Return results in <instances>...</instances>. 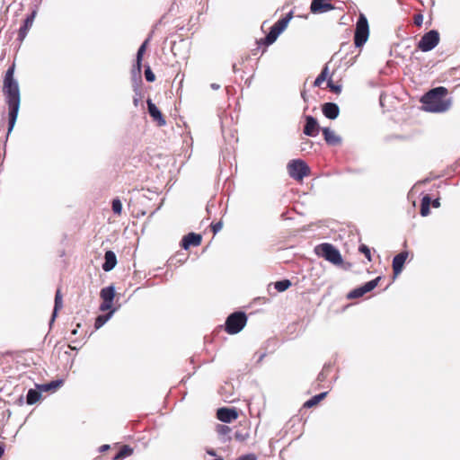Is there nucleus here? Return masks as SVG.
Listing matches in <instances>:
<instances>
[{
    "instance_id": "obj_1",
    "label": "nucleus",
    "mask_w": 460,
    "mask_h": 460,
    "mask_svg": "<svg viewBox=\"0 0 460 460\" xmlns=\"http://www.w3.org/2000/svg\"><path fill=\"white\" fill-rule=\"evenodd\" d=\"M14 70L13 63L7 68L3 82V93L8 106V134L15 125L21 104L20 88L18 81L14 78Z\"/></svg>"
},
{
    "instance_id": "obj_2",
    "label": "nucleus",
    "mask_w": 460,
    "mask_h": 460,
    "mask_svg": "<svg viewBox=\"0 0 460 460\" xmlns=\"http://www.w3.org/2000/svg\"><path fill=\"white\" fill-rule=\"evenodd\" d=\"M447 89L444 86L435 87L426 93L421 102L423 109L429 112H445L451 107V99H447Z\"/></svg>"
},
{
    "instance_id": "obj_3",
    "label": "nucleus",
    "mask_w": 460,
    "mask_h": 460,
    "mask_svg": "<svg viewBox=\"0 0 460 460\" xmlns=\"http://www.w3.org/2000/svg\"><path fill=\"white\" fill-rule=\"evenodd\" d=\"M314 252L319 257H323L333 264L337 265L342 262V257L340 251L332 243H323L316 245Z\"/></svg>"
},
{
    "instance_id": "obj_4",
    "label": "nucleus",
    "mask_w": 460,
    "mask_h": 460,
    "mask_svg": "<svg viewBox=\"0 0 460 460\" xmlns=\"http://www.w3.org/2000/svg\"><path fill=\"white\" fill-rule=\"evenodd\" d=\"M247 316L245 313L238 311L231 314L226 321V332L229 334L240 332L245 326Z\"/></svg>"
},
{
    "instance_id": "obj_5",
    "label": "nucleus",
    "mask_w": 460,
    "mask_h": 460,
    "mask_svg": "<svg viewBox=\"0 0 460 460\" xmlns=\"http://www.w3.org/2000/svg\"><path fill=\"white\" fill-rule=\"evenodd\" d=\"M369 36V26L366 16L360 13L354 33V44L357 48L362 47L367 40Z\"/></svg>"
},
{
    "instance_id": "obj_6",
    "label": "nucleus",
    "mask_w": 460,
    "mask_h": 460,
    "mask_svg": "<svg viewBox=\"0 0 460 460\" xmlns=\"http://www.w3.org/2000/svg\"><path fill=\"white\" fill-rule=\"evenodd\" d=\"M292 19V13H288L285 17L276 22L270 28L269 33L262 40L269 46L276 41L279 34L287 28L288 22Z\"/></svg>"
},
{
    "instance_id": "obj_7",
    "label": "nucleus",
    "mask_w": 460,
    "mask_h": 460,
    "mask_svg": "<svg viewBox=\"0 0 460 460\" xmlns=\"http://www.w3.org/2000/svg\"><path fill=\"white\" fill-rule=\"evenodd\" d=\"M288 172L291 178L294 180L300 181L304 177L307 176L310 172V168L306 164L305 162H304L301 159H294L291 160L288 164Z\"/></svg>"
},
{
    "instance_id": "obj_8",
    "label": "nucleus",
    "mask_w": 460,
    "mask_h": 460,
    "mask_svg": "<svg viewBox=\"0 0 460 460\" xmlns=\"http://www.w3.org/2000/svg\"><path fill=\"white\" fill-rule=\"evenodd\" d=\"M440 37L437 30H430L422 35L418 42V49L422 52H429L434 49L439 43Z\"/></svg>"
},
{
    "instance_id": "obj_9",
    "label": "nucleus",
    "mask_w": 460,
    "mask_h": 460,
    "mask_svg": "<svg viewBox=\"0 0 460 460\" xmlns=\"http://www.w3.org/2000/svg\"><path fill=\"white\" fill-rule=\"evenodd\" d=\"M305 124L303 129L304 134L308 137H316L320 131V126L317 119L311 115H305Z\"/></svg>"
},
{
    "instance_id": "obj_10",
    "label": "nucleus",
    "mask_w": 460,
    "mask_h": 460,
    "mask_svg": "<svg viewBox=\"0 0 460 460\" xmlns=\"http://www.w3.org/2000/svg\"><path fill=\"white\" fill-rule=\"evenodd\" d=\"M330 0H313L310 5V11L313 13H323L334 9Z\"/></svg>"
},
{
    "instance_id": "obj_11",
    "label": "nucleus",
    "mask_w": 460,
    "mask_h": 460,
    "mask_svg": "<svg viewBox=\"0 0 460 460\" xmlns=\"http://www.w3.org/2000/svg\"><path fill=\"white\" fill-rule=\"evenodd\" d=\"M238 413L234 408H219L217 411V418L222 422L229 423L237 419Z\"/></svg>"
},
{
    "instance_id": "obj_12",
    "label": "nucleus",
    "mask_w": 460,
    "mask_h": 460,
    "mask_svg": "<svg viewBox=\"0 0 460 460\" xmlns=\"http://www.w3.org/2000/svg\"><path fill=\"white\" fill-rule=\"evenodd\" d=\"M146 103L148 113L152 117V119L157 122L158 126H164L166 124V121L160 110L156 107V105L153 103V102L150 99L146 101Z\"/></svg>"
},
{
    "instance_id": "obj_13",
    "label": "nucleus",
    "mask_w": 460,
    "mask_h": 460,
    "mask_svg": "<svg viewBox=\"0 0 460 460\" xmlns=\"http://www.w3.org/2000/svg\"><path fill=\"white\" fill-rule=\"evenodd\" d=\"M36 14L37 11L33 10L31 13L26 17L23 22V25L19 29L18 40L22 41L26 38L29 30L33 24Z\"/></svg>"
},
{
    "instance_id": "obj_14",
    "label": "nucleus",
    "mask_w": 460,
    "mask_h": 460,
    "mask_svg": "<svg viewBox=\"0 0 460 460\" xmlns=\"http://www.w3.org/2000/svg\"><path fill=\"white\" fill-rule=\"evenodd\" d=\"M202 236L199 234L189 233L184 235L181 240V247L188 250L190 246H198L200 244Z\"/></svg>"
},
{
    "instance_id": "obj_15",
    "label": "nucleus",
    "mask_w": 460,
    "mask_h": 460,
    "mask_svg": "<svg viewBox=\"0 0 460 460\" xmlns=\"http://www.w3.org/2000/svg\"><path fill=\"white\" fill-rule=\"evenodd\" d=\"M408 252H401L397 255H395L393 259V270L394 276L400 274L403 269V265L407 260Z\"/></svg>"
},
{
    "instance_id": "obj_16",
    "label": "nucleus",
    "mask_w": 460,
    "mask_h": 460,
    "mask_svg": "<svg viewBox=\"0 0 460 460\" xmlns=\"http://www.w3.org/2000/svg\"><path fill=\"white\" fill-rule=\"evenodd\" d=\"M323 115L330 119H335L340 114V108L334 102H325L322 107Z\"/></svg>"
},
{
    "instance_id": "obj_17",
    "label": "nucleus",
    "mask_w": 460,
    "mask_h": 460,
    "mask_svg": "<svg viewBox=\"0 0 460 460\" xmlns=\"http://www.w3.org/2000/svg\"><path fill=\"white\" fill-rule=\"evenodd\" d=\"M325 142L330 146H339L341 144V137L329 128L322 129Z\"/></svg>"
},
{
    "instance_id": "obj_18",
    "label": "nucleus",
    "mask_w": 460,
    "mask_h": 460,
    "mask_svg": "<svg viewBox=\"0 0 460 460\" xmlns=\"http://www.w3.org/2000/svg\"><path fill=\"white\" fill-rule=\"evenodd\" d=\"M117 264V257L114 252L107 251L104 254V262L102 264V270L106 272L111 271L115 268Z\"/></svg>"
},
{
    "instance_id": "obj_19",
    "label": "nucleus",
    "mask_w": 460,
    "mask_h": 460,
    "mask_svg": "<svg viewBox=\"0 0 460 460\" xmlns=\"http://www.w3.org/2000/svg\"><path fill=\"white\" fill-rule=\"evenodd\" d=\"M63 385L62 379L52 380L49 383L37 385V388L41 392L56 391Z\"/></svg>"
},
{
    "instance_id": "obj_20",
    "label": "nucleus",
    "mask_w": 460,
    "mask_h": 460,
    "mask_svg": "<svg viewBox=\"0 0 460 460\" xmlns=\"http://www.w3.org/2000/svg\"><path fill=\"white\" fill-rule=\"evenodd\" d=\"M62 305H63L62 296H61L60 290L58 289L56 292V295H55L54 309H53L52 316H51V319L49 322V325H51L54 323V321L57 317L58 312L59 309L62 308Z\"/></svg>"
},
{
    "instance_id": "obj_21",
    "label": "nucleus",
    "mask_w": 460,
    "mask_h": 460,
    "mask_svg": "<svg viewBox=\"0 0 460 460\" xmlns=\"http://www.w3.org/2000/svg\"><path fill=\"white\" fill-rule=\"evenodd\" d=\"M100 295L102 300L112 303L115 296V288L113 286L103 288Z\"/></svg>"
},
{
    "instance_id": "obj_22",
    "label": "nucleus",
    "mask_w": 460,
    "mask_h": 460,
    "mask_svg": "<svg viewBox=\"0 0 460 460\" xmlns=\"http://www.w3.org/2000/svg\"><path fill=\"white\" fill-rule=\"evenodd\" d=\"M41 397L40 389H29L26 395V402L29 405L36 403Z\"/></svg>"
},
{
    "instance_id": "obj_23",
    "label": "nucleus",
    "mask_w": 460,
    "mask_h": 460,
    "mask_svg": "<svg viewBox=\"0 0 460 460\" xmlns=\"http://www.w3.org/2000/svg\"><path fill=\"white\" fill-rule=\"evenodd\" d=\"M430 203H431V199L429 195H425L422 199H421V202H420V215L422 217H427L429 215L430 213Z\"/></svg>"
},
{
    "instance_id": "obj_24",
    "label": "nucleus",
    "mask_w": 460,
    "mask_h": 460,
    "mask_svg": "<svg viewBox=\"0 0 460 460\" xmlns=\"http://www.w3.org/2000/svg\"><path fill=\"white\" fill-rule=\"evenodd\" d=\"M328 75H329V67H328V65L326 64L323 67L321 73L315 78V80L314 82V86H315V87L321 86V84L327 79Z\"/></svg>"
},
{
    "instance_id": "obj_25",
    "label": "nucleus",
    "mask_w": 460,
    "mask_h": 460,
    "mask_svg": "<svg viewBox=\"0 0 460 460\" xmlns=\"http://www.w3.org/2000/svg\"><path fill=\"white\" fill-rule=\"evenodd\" d=\"M327 395V392H323V393H321L319 394H316L314 396H313L311 399H309L308 401H306L305 403H304V407L305 408H311L314 405H316L318 402H320L323 398H325V396Z\"/></svg>"
},
{
    "instance_id": "obj_26",
    "label": "nucleus",
    "mask_w": 460,
    "mask_h": 460,
    "mask_svg": "<svg viewBox=\"0 0 460 460\" xmlns=\"http://www.w3.org/2000/svg\"><path fill=\"white\" fill-rule=\"evenodd\" d=\"M114 310L111 311L107 314H101L98 315L95 319L94 327L95 329H100L102 325L105 324V323L111 317Z\"/></svg>"
},
{
    "instance_id": "obj_27",
    "label": "nucleus",
    "mask_w": 460,
    "mask_h": 460,
    "mask_svg": "<svg viewBox=\"0 0 460 460\" xmlns=\"http://www.w3.org/2000/svg\"><path fill=\"white\" fill-rule=\"evenodd\" d=\"M217 431L218 435L221 437V439L226 442V440H230L231 438L228 434L231 432V429L226 425H218L217 427Z\"/></svg>"
},
{
    "instance_id": "obj_28",
    "label": "nucleus",
    "mask_w": 460,
    "mask_h": 460,
    "mask_svg": "<svg viewBox=\"0 0 460 460\" xmlns=\"http://www.w3.org/2000/svg\"><path fill=\"white\" fill-rule=\"evenodd\" d=\"M142 63H137L133 66L131 71V76L133 82H142L141 78Z\"/></svg>"
},
{
    "instance_id": "obj_29",
    "label": "nucleus",
    "mask_w": 460,
    "mask_h": 460,
    "mask_svg": "<svg viewBox=\"0 0 460 460\" xmlns=\"http://www.w3.org/2000/svg\"><path fill=\"white\" fill-rule=\"evenodd\" d=\"M133 454V449L129 446H123L115 456V459H124Z\"/></svg>"
},
{
    "instance_id": "obj_30",
    "label": "nucleus",
    "mask_w": 460,
    "mask_h": 460,
    "mask_svg": "<svg viewBox=\"0 0 460 460\" xmlns=\"http://www.w3.org/2000/svg\"><path fill=\"white\" fill-rule=\"evenodd\" d=\"M149 41V38H147L138 48L136 57L137 63H142L143 56L146 50V47Z\"/></svg>"
},
{
    "instance_id": "obj_31",
    "label": "nucleus",
    "mask_w": 460,
    "mask_h": 460,
    "mask_svg": "<svg viewBox=\"0 0 460 460\" xmlns=\"http://www.w3.org/2000/svg\"><path fill=\"white\" fill-rule=\"evenodd\" d=\"M380 280H381V277L379 276V277H376V279L365 283L361 287L363 288V289L365 290V292L367 294V292L372 291L378 285Z\"/></svg>"
},
{
    "instance_id": "obj_32",
    "label": "nucleus",
    "mask_w": 460,
    "mask_h": 460,
    "mask_svg": "<svg viewBox=\"0 0 460 460\" xmlns=\"http://www.w3.org/2000/svg\"><path fill=\"white\" fill-rule=\"evenodd\" d=\"M290 286L291 281L289 279H283L274 283V287L279 292L286 291Z\"/></svg>"
},
{
    "instance_id": "obj_33",
    "label": "nucleus",
    "mask_w": 460,
    "mask_h": 460,
    "mask_svg": "<svg viewBox=\"0 0 460 460\" xmlns=\"http://www.w3.org/2000/svg\"><path fill=\"white\" fill-rule=\"evenodd\" d=\"M366 294L362 287H358L348 294V298L354 299L363 296Z\"/></svg>"
},
{
    "instance_id": "obj_34",
    "label": "nucleus",
    "mask_w": 460,
    "mask_h": 460,
    "mask_svg": "<svg viewBox=\"0 0 460 460\" xmlns=\"http://www.w3.org/2000/svg\"><path fill=\"white\" fill-rule=\"evenodd\" d=\"M112 211L119 215L122 211V203L119 199H114L111 203Z\"/></svg>"
},
{
    "instance_id": "obj_35",
    "label": "nucleus",
    "mask_w": 460,
    "mask_h": 460,
    "mask_svg": "<svg viewBox=\"0 0 460 460\" xmlns=\"http://www.w3.org/2000/svg\"><path fill=\"white\" fill-rule=\"evenodd\" d=\"M328 88L334 93H340L341 92V85L333 84L332 78H329L327 81Z\"/></svg>"
},
{
    "instance_id": "obj_36",
    "label": "nucleus",
    "mask_w": 460,
    "mask_h": 460,
    "mask_svg": "<svg viewBox=\"0 0 460 460\" xmlns=\"http://www.w3.org/2000/svg\"><path fill=\"white\" fill-rule=\"evenodd\" d=\"M145 77H146V80L147 82H154L155 80V74L153 73L151 67L149 66H146V69H145Z\"/></svg>"
},
{
    "instance_id": "obj_37",
    "label": "nucleus",
    "mask_w": 460,
    "mask_h": 460,
    "mask_svg": "<svg viewBox=\"0 0 460 460\" xmlns=\"http://www.w3.org/2000/svg\"><path fill=\"white\" fill-rule=\"evenodd\" d=\"M331 368L330 365H324L323 370L319 373L317 376V380L319 382H323L327 376V371Z\"/></svg>"
},
{
    "instance_id": "obj_38",
    "label": "nucleus",
    "mask_w": 460,
    "mask_h": 460,
    "mask_svg": "<svg viewBox=\"0 0 460 460\" xmlns=\"http://www.w3.org/2000/svg\"><path fill=\"white\" fill-rule=\"evenodd\" d=\"M142 82H133V91L137 96L139 98L143 97L142 90H141Z\"/></svg>"
},
{
    "instance_id": "obj_39",
    "label": "nucleus",
    "mask_w": 460,
    "mask_h": 460,
    "mask_svg": "<svg viewBox=\"0 0 460 460\" xmlns=\"http://www.w3.org/2000/svg\"><path fill=\"white\" fill-rule=\"evenodd\" d=\"M359 252H362L369 261H371L370 249L367 245L361 244L359 246Z\"/></svg>"
},
{
    "instance_id": "obj_40",
    "label": "nucleus",
    "mask_w": 460,
    "mask_h": 460,
    "mask_svg": "<svg viewBox=\"0 0 460 460\" xmlns=\"http://www.w3.org/2000/svg\"><path fill=\"white\" fill-rule=\"evenodd\" d=\"M223 227V223L221 221L219 222H217L215 224H212L211 225V229H212V232L216 234L217 233H218Z\"/></svg>"
},
{
    "instance_id": "obj_41",
    "label": "nucleus",
    "mask_w": 460,
    "mask_h": 460,
    "mask_svg": "<svg viewBox=\"0 0 460 460\" xmlns=\"http://www.w3.org/2000/svg\"><path fill=\"white\" fill-rule=\"evenodd\" d=\"M413 22L416 26H419V27L421 26V24L423 22V15L421 13L415 14Z\"/></svg>"
},
{
    "instance_id": "obj_42",
    "label": "nucleus",
    "mask_w": 460,
    "mask_h": 460,
    "mask_svg": "<svg viewBox=\"0 0 460 460\" xmlns=\"http://www.w3.org/2000/svg\"><path fill=\"white\" fill-rule=\"evenodd\" d=\"M247 437H248L247 433L243 434V432H240V431H236L234 433V438L238 441H243L247 438Z\"/></svg>"
},
{
    "instance_id": "obj_43",
    "label": "nucleus",
    "mask_w": 460,
    "mask_h": 460,
    "mask_svg": "<svg viewBox=\"0 0 460 460\" xmlns=\"http://www.w3.org/2000/svg\"><path fill=\"white\" fill-rule=\"evenodd\" d=\"M236 460H257L254 454H248L238 457Z\"/></svg>"
},
{
    "instance_id": "obj_44",
    "label": "nucleus",
    "mask_w": 460,
    "mask_h": 460,
    "mask_svg": "<svg viewBox=\"0 0 460 460\" xmlns=\"http://www.w3.org/2000/svg\"><path fill=\"white\" fill-rule=\"evenodd\" d=\"M112 306V303H108L107 301L102 300V303L100 305V309L102 311H106L111 309Z\"/></svg>"
},
{
    "instance_id": "obj_45",
    "label": "nucleus",
    "mask_w": 460,
    "mask_h": 460,
    "mask_svg": "<svg viewBox=\"0 0 460 460\" xmlns=\"http://www.w3.org/2000/svg\"><path fill=\"white\" fill-rule=\"evenodd\" d=\"M433 208H439L440 207V201L439 199H435L431 203Z\"/></svg>"
},
{
    "instance_id": "obj_46",
    "label": "nucleus",
    "mask_w": 460,
    "mask_h": 460,
    "mask_svg": "<svg viewBox=\"0 0 460 460\" xmlns=\"http://www.w3.org/2000/svg\"><path fill=\"white\" fill-rule=\"evenodd\" d=\"M142 98H139V96H137L136 94L134 95V97H133V103H134L135 107L138 106V102H139V101Z\"/></svg>"
},
{
    "instance_id": "obj_47",
    "label": "nucleus",
    "mask_w": 460,
    "mask_h": 460,
    "mask_svg": "<svg viewBox=\"0 0 460 460\" xmlns=\"http://www.w3.org/2000/svg\"><path fill=\"white\" fill-rule=\"evenodd\" d=\"M206 452L209 456H217L216 451L213 448H208L206 450Z\"/></svg>"
},
{
    "instance_id": "obj_48",
    "label": "nucleus",
    "mask_w": 460,
    "mask_h": 460,
    "mask_svg": "<svg viewBox=\"0 0 460 460\" xmlns=\"http://www.w3.org/2000/svg\"><path fill=\"white\" fill-rule=\"evenodd\" d=\"M109 448H110V446H109V445H102V446H101V447H100L99 451H100V452H105V451H107Z\"/></svg>"
},
{
    "instance_id": "obj_49",
    "label": "nucleus",
    "mask_w": 460,
    "mask_h": 460,
    "mask_svg": "<svg viewBox=\"0 0 460 460\" xmlns=\"http://www.w3.org/2000/svg\"><path fill=\"white\" fill-rule=\"evenodd\" d=\"M210 86L213 90H218L220 88V85L216 83L211 84Z\"/></svg>"
},
{
    "instance_id": "obj_50",
    "label": "nucleus",
    "mask_w": 460,
    "mask_h": 460,
    "mask_svg": "<svg viewBox=\"0 0 460 460\" xmlns=\"http://www.w3.org/2000/svg\"><path fill=\"white\" fill-rule=\"evenodd\" d=\"M4 452V448L3 446L0 445V458L3 456Z\"/></svg>"
},
{
    "instance_id": "obj_51",
    "label": "nucleus",
    "mask_w": 460,
    "mask_h": 460,
    "mask_svg": "<svg viewBox=\"0 0 460 460\" xmlns=\"http://www.w3.org/2000/svg\"><path fill=\"white\" fill-rule=\"evenodd\" d=\"M304 145L305 146H312L313 143L309 140H306L305 143H303Z\"/></svg>"
},
{
    "instance_id": "obj_52",
    "label": "nucleus",
    "mask_w": 460,
    "mask_h": 460,
    "mask_svg": "<svg viewBox=\"0 0 460 460\" xmlns=\"http://www.w3.org/2000/svg\"><path fill=\"white\" fill-rule=\"evenodd\" d=\"M264 356H265V354H261V355L260 356V358H259V361H261V360H262V358H264Z\"/></svg>"
},
{
    "instance_id": "obj_53",
    "label": "nucleus",
    "mask_w": 460,
    "mask_h": 460,
    "mask_svg": "<svg viewBox=\"0 0 460 460\" xmlns=\"http://www.w3.org/2000/svg\"><path fill=\"white\" fill-rule=\"evenodd\" d=\"M72 334L76 335L77 334V330L76 329L73 330L72 331Z\"/></svg>"
},
{
    "instance_id": "obj_54",
    "label": "nucleus",
    "mask_w": 460,
    "mask_h": 460,
    "mask_svg": "<svg viewBox=\"0 0 460 460\" xmlns=\"http://www.w3.org/2000/svg\"><path fill=\"white\" fill-rule=\"evenodd\" d=\"M214 460H224V458L219 456V457L215 458Z\"/></svg>"
},
{
    "instance_id": "obj_55",
    "label": "nucleus",
    "mask_w": 460,
    "mask_h": 460,
    "mask_svg": "<svg viewBox=\"0 0 460 460\" xmlns=\"http://www.w3.org/2000/svg\"><path fill=\"white\" fill-rule=\"evenodd\" d=\"M307 148V146H305V147H302V150H305Z\"/></svg>"
},
{
    "instance_id": "obj_56",
    "label": "nucleus",
    "mask_w": 460,
    "mask_h": 460,
    "mask_svg": "<svg viewBox=\"0 0 460 460\" xmlns=\"http://www.w3.org/2000/svg\"><path fill=\"white\" fill-rule=\"evenodd\" d=\"M307 148V146H305V147H302V150H305Z\"/></svg>"
}]
</instances>
